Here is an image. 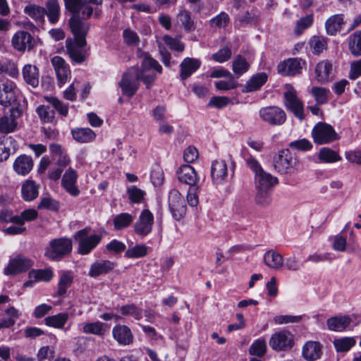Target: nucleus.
Returning a JSON list of instances; mask_svg holds the SVG:
<instances>
[{
  "mask_svg": "<svg viewBox=\"0 0 361 361\" xmlns=\"http://www.w3.org/2000/svg\"><path fill=\"white\" fill-rule=\"evenodd\" d=\"M137 56L141 59L139 73L142 77V82H143L146 87L149 89L153 85L157 78L154 73H149V71L154 70L157 73L161 74L162 73V67L159 62L153 59L148 53L138 51Z\"/></svg>",
  "mask_w": 361,
  "mask_h": 361,
  "instance_id": "f257e3e1",
  "label": "nucleus"
},
{
  "mask_svg": "<svg viewBox=\"0 0 361 361\" xmlns=\"http://www.w3.org/2000/svg\"><path fill=\"white\" fill-rule=\"evenodd\" d=\"M246 163L247 166L255 173V189L272 190L273 188L279 183L278 178L266 172L255 159L252 157L249 158L247 159Z\"/></svg>",
  "mask_w": 361,
  "mask_h": 361,
  "instance_id": "f03ea898",
  "label": "nucleus"
},
{
  "mask_svg": "<svg viewBox=\"0 0 361 361\" xmlns=\"http://www.w3.org/2000/svg\"><path fill=\"white\" fill-rule=\"evenodd\" d=\"M73 248L72 240L68 238H59L51 240L45 248L44 255L52 260H60L71 253Z\"/></svg>",
  "mask_w": 361,
  "mask_h": 361,
  "instance_id": "7ed1b4c3",
  "label": "nucleus"
},
{
  "mask_svg": "<svg viewBox=\"0 0 361 361\" xmlns=\"http://www.w3.org/2000/svg\"><path fill=\"white\" fill-rule=\"evenodd\" d=\"M140 80L142 81V77L138 68L133 66L128 69L123 74L119 82L123 94L128 97L135 95L138 90Z\"/></svg>",
  "mask_w": 361,
  "mask_h": 361,
  "instance_id": "20e7f679",
  "label": "nucleus"
},
{
  "mask_svg": "<svg viewBox=\"0 0 361 361\" xmlns=\"http://www.w3.org/2000/svg\"><path fill=\"white\" fill-rule=\"evenodd\" d=\"M298 159L289 149H283L274 158V167L282 174L292 173L297 166Z\"/></svg>",
  "mask_w": 361,
  "mask_h": 361,
  "instance_id": "39448f33",
  "label": "nucleus"
},
{
  "mask_svg": "<svg viewBox=\"0 0 361 361\" xmlns=\"http://www.w3.org/2000/svg\"><path fill=\"white\" fill-rule=\"evenodd\" d=\"M312 137L314 142L319 145L330 143L339 138L334 128L324 122H319L313 127Z\"/></svg>",
  "mask_w": 361,
  "mask_h": 361,
  "instance_id": "423d86ee",
  "label": "nucleus"
},
{
  "mask_svg": "<svg viewBox=\"0 0 361 361\" xmlns=\"http://www.w3.org/2000/svg\"><path fill=\"white\" fill-rule=\"evenodd\" d=\"M90 229L87 228L78 231L74 235L75 239L78 242V252L81 255L89 254L101 241V236L92 235L88 236Z\"/></svg>",
  "mask_w": 361,
  "mask_h": 361,
  "instance_id": "0eeeda50",
  "label": "nucleus"
},
{
  "mask_svg": "<svg viewBox=\"0 0 361 361\" xmlns=\"http://www.w3.org/2000/svg\"><path fill=\"white\" fill-rule=\"evenodd\" d=\"M284 98L286 107L300 120H303L305 118L303 103L298 97L296 90L290 85L286 86Z\"/></svg>",
  "mask_w": 361,
  "mask_h": 361,
  "instance_id": "6e6552de",
  "label": "nucleus"
},
{
  "mask_svg": "<svg viewBox=\"0 0 361 361\" xmlns=\"http://www.w3.org/2000/svg\"><path fill=\"white\" fill-rule=\"evenodd\" d=\"M260 118L271 126H281L286 120L285 111L277 106L261 108L259 111Z\"/></svg>",
  "mask_w": 361,
  "mask_h": 361,
  "instance_id": "1a4fd4ad",
  "label": "nucleus"
},
{
  "mask_svg": "<svg viewBox=\"0 0 361 361\" xmlns=\"http://www.w3.org/2000/svg\"><path fill=\"white\" fill-rule=\"evenodd\" d=\"M169 207L176 220L181 219L186 214V203L184 197L176 189L171 190L169 195Z\"/></svg>",
  "mask_w": 361,
  "mask_h": 361,
  "instance_id": "9d476101",
  "label": "nucleus"
},
{
  "mask_svg": "<svg viewBox=\"0 0 361 361\" xmlns=\"http://www.w3.org/2000/svg\"><path fill=\"white\" fill-rule=\"evenodd\" d=\"M306 62L300 58H290L279 63L277 71L284 76H293L300 74L305 67Z\"/></svg>",
  "mask_w": 361,
  "mask_h": 361,
  "instance_id": "9b49d317",
  "label": "nucleus"
},
{
  "mask_svg": "<svg viewBox=\"0 0 361 361\" xmlns=\"http://www.w3.org/2000/svg\"><path fill=\"white\" fill-rule=\"evenodd\" d=\"M153 224V214L147 209H143L134 224V231L137 235L145 237L152 232Z\"/></svg>",
  "mask_w": 361,
  "mask_h": 361,
  "instance_id": "f8f14e48",
  "label": "nucleus"
},
{
  "mask_svg": "<svg viewBox=\"0 0 361 361\" xmlns=\"http://www.w3.org/2000/svg\"><path fill=\"white\" fill-rule=\"evenodd\" d=\"M33 264V260L19 255L10 259L4 272L6 275H16L21 272L26 271L32 267Z\"/></svg>",
  "mask_w": 361,
  "mask_h": 361,
  "instance_id": "ddd939ff",
  "label": "nucleus"
},
{
  "mask_svg": "<svg viewBox=\"0 0 361 361\" xmlns=\"http://www.w3.org/2000/svg\"><path fill=\"white\" fill-rule=\"evenodd\" d=\"M269 343L274 350H286L293 344V336L288 331H280L271 336Z\"/></svg>",
  "mask_w": 361,
  "mask_h": 361,
  "instance_id": "4468645a",
  "label": "nucleus"
},
{
  "mask_svg": "<svg viewBox=\"0 0 361 361\" xmlns=\"http://www.w3.org/2000/svg\"><path fill=\"white\" fill-rule=\"evenodd\" d=\"M69 25L74 39L80 40L82 44H87L85 37L90 29V24L82 21L79 15H75L70 18Z\"/></svg>",
  "mask_w": 361,
  "mask_h": 361,
  "instance_id": "2eb2a0df",
  "label": "nucleus"
},
{
  "mask_svg": "<svg viewBox=\"0 0 361 361\" xmlns=\"http://www.w3.org/2000/svg\"><path fill=\"white\" fill-rule=\"evenodd\" d=\"M35 39L27 32L18 31L11 39L13 47L19 51H30L35 47Z\"/></svg>",
  "mask_w": 361,
  "mask_h": 361,
  "instance_id": "dca6fc26",
  "label": "nucleus"
},
{
  "mask_svg": "<svg viewBox=\"0 0 361 361\" xmlns=\"http://www.w3.org/2000/svg\"><path fill=\"white\" fill-rule=\"evenodd\" d=\"M18 90L13 82L0 84V104L7 106L16 102Z\"/></svg>",
  "mask_w": 361,
  "mask_h": 361,
  "instance_id": "f3484780",
  "label": "nucleus"
},
{
  "mask_svg": "<svg viewBox=\"0 0 361 361\" xmlns=\"http://www.w3.org/2000/svg\"><path fill=\"white\" fill-rule=\"evenodd\" d=\"M179 181L184 183L191 188H199L200 176L193 167L190 165H183L177 171Z\"/></svg>",
  "mask_w": 361,
  "mask_h": 361,
  "instance_id": "a211bd4d",
  "label": "nucleus"
},
{
  "mask_svg": "<svg viewBox=\"0 0 361 361\" xmlns=\"http://www.w3.org/2000/svg\"><path fill=\"white\" fill-rule=\"evenodd\" d=\"M228 171L224 160H214L211 166V178L213 183L224 184L228 179Z\"/></svg>",
  "mask_w": 361,
  "mask_h": 361,
  "instance_id": "6ab92c4d",
  "label": "nucleus"
},
{
  "mask_svg": "<svg viewBox=\"0 0 361 361\" xmlns=\"http://www.w3.org/2000/svg\"><path fill=\"white\" fill-rule=\"evenodd\" d=\"M51 62L56 75L58 84L60 86L64 85L71 75V70L68 64L59 56H54Z\"/></svg>",
  "mask_w": 361,
  "mask_h": 361,
  "instance_id": "aec40b11",
  "label": "nucleus"
},
{
  "mask_svg": "<svg viewBox=\"0 0 361 361\" xmlns=\"http://www.w3.org/2000/svg\"><path fill=\"white\" fill-rule=\"evenodd\" d=\"M80 42V40L71 39H67L66 41V47L70 58L78 63L83 62L86 57L85 49L86 44H82Z\"/></svg>",
  "mask_w": 361,
  "mask_h": 361,
  "instance_id": "412c9836",
  "label": "nucleus"
},
{
  "mask_svg": "<svg viewBox=\"0 0 361 361\" xmlns=\"http://www.w3.org/2000/svg\"><path fill=\"white\" fill-rule=\"evenodd\" d=\"M78 177L76 171L70 167L65 171L61 180L62 186L73 197H77L80 194V190L75 185Z\"/></svg>",
  "mask_w": 361,
  "mask_h": 361,
  "instance_id": "4be33fe9",
  "label": "nucleus"
},
{
  "mask_svg": "<svg viewBox=\"0 0 361 361\" xmlns=\"http://www.w3.org/2000/svg\"><path fill=\"white\" fill-rule=\"evenodd\" d=\"M315 79L318 82L325 83L332 78L333 66L328 60H323L317 63L314 68Z\"/></svg>",
  "mask_w": 361,
  "mask_h": 361,
  "instance_id": "5701e85b",
  "label": "nucleus"
},
{
  "mask_svg": "<svg viewBox=\"0 0 361 361\" xmlns=\"http://www.w3.org/2000/svg\"><path fill=\"white\" fill-rule=\"evenodd\" d=\"M116 264L110 260H97L90 267L89 276L97 278L101 275H105L111 271Z\"/></svg>",
  "mask_w": 361,
  "mask_h": 361,
  "instance_id": "b1692460",
  "label": "nucleus"
},
{
  "mask_svg": "<svg viewBox=\"0 0 361 361\" xmlns=\"http://www.w3.org/2000/svg\"><path fill=\"white\" fill-rule=\"evenodd\" d=\"M114 338L122 345H128L133 343V336L130 329L126 325L118 324L113 328Z\"/></svg>",
  "mask_w": 361,
  "mask_h": 361,
  "instance_id": "393cba45",
  "label": "nucleus"
},
{
  "mask_svg": "<svg viewBox=\"0 0 361 361\" xmlns=\"http://www.w3.org/2000/svg\"><path fill=\"white\" fill-rule=\"evenodd\" d=\"M322 345L317 341H307L302 347V356L307 361H314L321 357Z\"/></svg>",
  "mask_w": 361,
  "mask_h": 361,
  "instance_id": "a878e982",
  "label": "nucleus"
},
{
  "mask_svg": "<svg viewBox=\"0 0 361 361\" xmlns=\"http://www.w3.org/2000/svg\"><path fill=\"white\" fill-rule=\"evenodd\" d=\"M18 148L16 140L11 136H2L0 137V162L8 159L11 151L15 152Z\"/></svg>",
  "mask_w": 361,
  "mask_h": 361,
  "instance_id": "bb28decb",
  "label": "nucleus"
},
{
  "mask_svg": "<svg viewBox=\"0 0 361 361\" xmlns=\"http://www.w3.org/2000/svg\"><path fill=\"white\" fill-rule=\"evenodd\" d=\"M201 66V61L197 59L187 57L180 64V77L184 80L195 73Z\"/></svg>",
  "mask_w": 361,
  "mask_h": 361,
  "instance_id": "cd10ccee",
  "label": "nucleus"
},
{
  "mask_svg": "<svg viewBox=\"0 0 361 361\" xmlns=\"http://www.w3.org/2000/svg\"><path fill=\"white\" fill-rule=\"evenodd\" d=\"M13 167L18 174L25 176L31 171L33 167L32 159L25 154L20 155L14 161Z\"/></svg>",
  "mask_w": 361,
  "mask_h": 361,
  "instance_id": "c85d7f7f",
  "label": "nucleus"
},
{
  "mask_svg": "<svg viewBox=\"0 0 361 361\" xmlns=\"http://www.w3.org/2000/svg\"><path fill=\"white\" fill-rule=\"evenodd\" d=\"M24 13L30 17L38 25H44L45 22V8L37 4H31L24 8Z\"/></svg>",
  "mask_w": 361,
  "mask_h": 361,
  "instance_id": "c756f323",
  "label": "nucleus"
},
{
  "mask_svg": "<svg viewBox=\"0 0 361 361\" xmlns=\"http://www.w3.org/2000/svg\"><path fill=\"white\" fill-rule=\"evenodd\" d=\"M345 24L343 14H335L330 16L325 23L326 33L334 36L339 32Z\"/></svg>",
  "mask_w": 361,
  "mask_h": 361,
  "instance_id": "7c9ffc66",
  "label": "nucleus"
},
{
  "mask_svg": "<svg viewBox=\"0 0 361 361\" xmlns=\"http://www.w3.org/2000/svg\"><path fill=\"white\" fill-rule=\"evenodd\" d=\"M352 319L349 316H337L327 319L326 324L329 330L334 331H343L351 323Z\"/></svg>",
  "mask_w": 361,
  "mask_h": 361,
  "instance_id": "2f4dec72",
  "label": "nucleus"
},
{
  "mask_svg": "<svg viewBox=\"0 0 361 361\" xmlns=\"http://www.w3.org/2000/svg\"><path fill=\"white\" fill-rule=\"evenodd\" d=\"M23 76L25 82L33 87H36L39 85V69L37 66L26 64L23 68Z\"/></svg>",
  "mask_w": 361,
  "mask_h": 361,
  "instance_id": "473e14b6",
  "label": "nucleus"
},
{
  "mask_svg": "<svg viewBox=\"0 0 361 361\" xmlns=\"http://www.w3.org/2000/svg\"><path fill=\"white\" fill-rule=\"evenodd\" d=\"M45 9L48 20L51 24L56 23L61 15V7L57 0H47L45 3Z\"/></svg>",
  "mask_w": 361,
  "mask_h": 361,
  "instance_id": "72a5a7b5",
  "label": "nucleus"
},
{
  "mask_svg": "<svg viewBox=\"0 0 361 361\" xmlns=\"http://www.w3.org/2000/svg\"><path fill=\"white\" fill-rule=\"evenodd\" d=\"M267 80L265 73H259L254 75L245 84L243 92H250L259 90Z\"/></svg>",
  "mask_w": 361,
  "mask_h": 361,
  "instance_id": "f704fd0d",
  "label": "nucleus"
},
{
  "mask_svg": "<svg viewBox=\"0 0 361 361\" xmlns=\"http://www.w3.org/2000/svg\"><path fill=\"white\" fill-rule=\"evenodd\" d=\"M73 139L80 143L89 142L94 140L96 135L89 128H77L71 130Z\"/></svg>",
  "mask_w": 361,
  "mask_h": 361,
  "instance_id": "c9c22d12",
  "label": "nucleus"
},
{
  "mask_svg": "<svg viewBox=\"0 0 361 361\" xmlns=\"http://www.w3.org/2000/svg\"><path fill=\"white\" fill-rule=\"evenodd\" d=\"M317 157L321 163L326 164L335 163L342 159L338 152L326 147H322L319 150Z\"/></svg>",
  "mask_w": 361,
  "mask_h": 361,
  "instance_id": "e433bc0d",
  "label": "nucleus"
},
{
  "mask_svg": "<svg viewBox=\"0 0 361 361\" xmlns=\"http://www.w3.org/2000/svg\"><path fill=\"white\" fill-rule=\"evenodd\" d=\"M38 185L32 180H27L21 187L22 197L25 201H32L38 196Z\"/></svg>",
  "mask_w": 361,
  "mask_h": 361,
  "instance_id": "4c0bfd02",
  "label": "nucleus"
},
{
  "mask_svg": "<svg viewBox=\"0 0 361 361\" xmlns=\"http://www.w3.org/2000/svg\"><path fill=\"white\" fill-rule=\"evenodd\" d=\"M348 46L352 55L361 56V30H357L348 37Z\"/></svg>",
  "mask_w": 361,
  "mask_h": 361,
  "instance_id": "58836bf2",
  "label": "nucleus"
},
{
  "mask_svg": "<svg viewBox=\"0 0 361 361\" xmlns=\"http://www.w3.org/2000/svg\"><path fill=\"white\" fill-rule=\"evenodd\" d=\"M265 264L271 269H278L283 264V257L273 250L267 251L264 256Z\"/></svg>",
  "mask_w": 361,
  "mask_h": 361,
  "instance_id": "ea45409f",
  "label": "nucleus"
},
{
  "mask_svg": "<svg viewBox=\"0 0 361 361\" xmlns=\"http://www.w3.org/2000/svg\"><path fill=\"white\" fill-rule=\"evenodd\" d=\"M68 313L61 312L55 315L49 316L44 319L45 324L55 329H62L68 322Z\"/></svg>",
  "mask_w": 361,
  "mask_h": 361,
  "instance_id": "a19ab883",
  "label": "nucleus"
},
{
  "mask_svg": "<svg viewBox=\"0 0 361 361\" xmlns=\"http://www.w3.org/2000/svg\"><path fill=\"white\" fill-rule=\"evenodd\" d=\"M177 20L178 22L180 23L183 29L188 32L194 31L196 28L195 21L191 16V13L186 10H182L178 13L177 15Z\"/></svg>",
  "mask_w": 361,
  "mask_h": 361,
  "instance_id": "79ce46f5",
  "label": "nucleus"
},
{
  "mask_svg": "<svg viewBox=\"0 0 361 361\" xmlns=\"http://www.w3.org/2000/svg\"><path fill=\"white\" fill-rule=\"evenodd\" d=\"M133 216L129 213H121L113 219L114 229L116 231L128 228L133 221Z\"/></svg>",
  "mask_w": 361,
  "mask_h": 361,
  "instance_id": "37998d69",
  "label": "nucleus"
},
{
  "mask_svg": "<svg viewBox=\"0 0 361 361\" xmlns=\"http://www.w3.org/2000/svg\"><path fill=\"white\" fill-rule=\"evenodd\" d=\"M28 276L30 279H34L35 281H42L48 282L51 280L54 274L51 268L32 269L29 271Z\"/></svg>",
  "mask_w": 361,
  "mask_h": 361,
  "instance_id": "c03bdc74",
  "label": "nucleus"
},
{
  "mask_svg": "<svg viewBox=\"0 0 361 361\" xmlns=\"http://www.w3.org/2000/svg\"><path fill=\"white\" fill-rule=\"evenodd\" d=\"M333 343L337 352L345 353L355 345L356 340L353 337H343L335 339Z\"/></svg>",
  "mask_w": 361,
  "mask_h": 361,
  "instance_id": "a18cd8bd",
  "label": "nucleus"
},
{
  "mask_svg": "<svg viewBox=\"0 0 361 361\" xmlns=\"http://www.w3.org/2000/svg\"><path fill=\"white\" fill-rule=\"evenodd\" d=\"M249 68V63L241 55H237L233 61L232 70L238 77L246 73Z\"/></svg>",
  "mask_w": 361,
  "mask_h": 361,
  "instance_id": "49530a36",
  "label": "nucleus"
},
{
  "mask_svg": "<svg viewBox=\"0 0 361 361\" xmlns=\"http://www.w3.org/2000/svg\"><path fill=\"white\" fill-rule=\"evenodd\" d=\"M255 203L261 207H267L271 203V190L264 189H255Z\"/></svg>",
  "mask_w": 361,
  "mask_h": 361,
  "instance_id": "de8ad7c7",
  "label": "nucleus"
},
{
  "mask_svg": "<svg viewBox=\"0 0 361 361\" xmlns=\"http://www.w3.org/2000/svg\"><path fill=\"white\" fill-rule=\"evenodd\" d=\"M316 102L319 105L324 104L328 101L329 90L323 87H312L310 91Z\"/></svg>",
  "mask_w": 361,
  "mask_h": 361,
  "instance_id": "09e8293b",
  "label": "nucleus"
},
{
  "mask_svg": "<svg viewBox=\"0 0 361 361\" xmlns=\"http://www.w3.org/2000/svg\"><path fill=\"white\" fill-rule=\"evenodd\" d=\"M267 352V343L265 339L259 338L255 341L249 348L250 355L262 357Z\"/></svg>",
  "mask_w": 361,
  "mask_h": 361,
  "instance_id": "8fccbe9b",
  "label": "nucleus"
},
{
  "mask_svg": "<svg viewBox=\"0 0 361 361\" xmlns=\"http://www.w3.org/2000/svg\"><path fill=\"white\" fill-rule=\"evenodd\" d=\"M36 112L41 121L44 123H52L54 121V111L48 106L40 105L37 108Z\"/></svg>",
  "mask_w": 361,
  "mask_h": 361,
  "instance_id": "3c124183",
  "label": "nucleus"
},
{
  "mask_svg": "<svg viewBox=\"0 0 361 361\" xmlns=\"http://www.w3.org/2000/svg\"><path fill=\"white\" fill-rule=\"evenodd\" d=\"M45 100L61 116H66L68 112V105L54 97H45Z\"/></svg>",
  "mask_w": 361,
  "mask_h": 361,
  "instance_id": "603ef678",
  "label": "nucleus"
},
{
  "mask_svg": "<svg viewBox=\"0 0 361 361\" xmlns=\"http://www.w3.org/2000/svg\"><path fill=\"white\" fill-rule=\"evenodd\" d=\"M259 20V16L254 10L246 11L243 15L238 17V22L240 25L245 26L247 25H255Z\"/></svg>",
  "mask_w": 361,
  "mask_h": 361,
  "instance_id": "864d4df0",
  "label": "nucleus"
},
{
  "mask_svg": "<svg viewBox=\"0 0 361 361\" xmlns=\"http://www.w3.org/2000/svg\"><path fill=\"white\" fill-rule=\"evenodd\" d=\"M104 331V324L100 322L85 323L82 326V332L85 334L102 335Z\"/></svg>",
  "mask_w": 361,
  "mask_h": 361,
  "instance_id": "5fc2aeb1",
  "label": "nucleus"
},
{
  "mask_svg": "<svg viewBox=\"0 0 361 361\" xmlns=\"http://www.w3.org/2000/svg\"><path fill=\"white\" fill-rule=\"evenodd\" d=\"M147 254V247L145 245H136L133 247H129L125 256L128 258H139L145 256Z\"/></svg>",
  "mask_w": 361,
  "mask_h": 361,
  "instance_id": "6e6d98bb",
  "label": "nucleus"
},
{
  "mask_svg": "<svg viewBox=\"0 0 361 361\" xmlns=\"http://www.w3.org/2000/svg\"><path fill=\"white\" fill-rule=\"evenodd\" d=\"M73 282V276L68 272H63L59 281V289L57 294L63 295L66 293L67 288L71 286Z\"/></svg>",
  "mask_w": 361,
  "mask_h": 361,
  "instance_id": "4d7b16f0",
  "label": "nucleus"
},
{
  "mask_svg": "<svg viewBox=\"0 0 361 361\" xmlns=\"http://www.w3.org/2000/svg\"><path fill=\"white\" fill-rule=\"evenodd\" d=\"M17 126L15 119L8 116H4L0 119V132L2 133H9L13 132Z\"/></svg>",
  "mask_w": 361,
  "mask_h": 361,
  "instance_id": "13d9d810",
  "label": "nucleus"
},
{
  "mask_svg": "<svg viewBox=\"0 0 361 361\" xmlns=\"http://www.w3.org/2000/svg\"><path fill=\"white\" fill-rule=\"evenodd\" d=\"M129 200L133 203H140L144 199L145 192L137 188L136 186H130L127 189Z\"/></svg>",
  "mask_w": 361,
  "mask_h": 361,
  "instance_id": "bf43d9fd",
  "label": "nucleus"
},
{
  "mask_svg": "<svg viewBox=\"0 0 361 361\" xmlns=\"http://www.w3.org/2000/svg\"><path fill=\"white\" fill-rule=\"evenodd\" d=\"M163 40L167 46L176 51L182 52L185 49V45L180 42V38H173L166 35L164 36Z\"/></svg>",
  "mask_w": 361,
  "mask_h": 361,
  "instance_id": "052dcab7",
  "label": "nucleus"
},
{
  "mask_svg": "<svg viewBox=\"0 0 361 361\" xmlns=\"http://www.w3.org/2000/svg\"><path fill=\"white\" fill-rule=\"evenodd\" d=\"M232 55L231 49L228 47H225L212 56V59L218 62L224 63L228 61Z\"/></svg>",
  "mask_w": 361,
  "mask_h": 361,
  "instance_id": "680f3d73",
  "label": "nucleus"
},
{
  "mask_svg": "<svg viewBox=\"0 0 361 361\" xmlns=\"http://www.w3.org/2000/svg\"><path fill=\"white\" fill-rule=\"evenodd\" d=\"M65 6L73 16L79 15L80 11L86 0H63Z\"/></svg>",
  "mask_w": 361,
  "mask_h": 361,
  "instance_id": "e2e57ef3",
  "label": "nucleus"
},
{
  "mask_svg": "<svg viewBox=\"0 0 361 361\" xmlns=\"http://www.w3.org/2000/svg\"><path fill=\"white\" fill-rule=\"evenodd\" d=\"M119 310L123 316H131L137 320L141 318V312L133 304L121 306Z\"/></svg>",
  "mask_w": 361,
  "mask_h": 361,
  "instance_id": "0e129e2a",
  "label": "nucleus"
},
{
  "mask_svg": "<svg viewBox=\"0 0 361 361\" xmlns=\"http://www.w3.org/2000/svg\"><path fill=\"white\" fill-rule=\"evenodd\" d=\"M230 18L225 12H221L209 20L210 25L216 27H223L229 23Z\"/></svg>",
  "mask_w": 361,
  "mask_h": 361,
  "instance_id": "69168bd1",
  "label": "nucleus"
},
{
  "mask_svg": "<svg viewBox=\"0 0 361 361\" xmlns=\"http://www.w3.org/2000/svg\"><path fill=\"white\" fill-rule=\"evenodd\" d=\"M313 23V15H307L303 18H301L298 20L295 27V32L296 34H301L302 31L309 27Z\"/></svg>",
  "mask_w": 361,
  "mask_h": 361,
  "instance_id": "338daca9",
  "label": "nucleus"
},
{
  "mask_svg": "<svg viewBox=\"0 0 361 361\" xmlns=\"http://www.w3.org/2000/svg\"><path fill=\"white\" fill-rule=\"evenodd\" d=\"M38 209H48L53 211H57L59 208V204L57 201L51 197H43L37 206Z\"/></svg>",
  "mask_w": 361,
  "mask_h": 361,
  "instance_id": "774afa93",
  "label": "nucleus"
}]
</instances>
